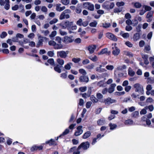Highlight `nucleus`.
Wrapping results in <instances>:
<instances>
[{
	"mask_svg": "<svg viewBox=\"0 0 154 154\" xmlns=\"http://www.w3.org/2000/svg\"><path fill=\"white\" fill-rule=\"evenodd\" d=\"M133 87L136 92L139 94H143L144 92L143 86L139 83H136L134 85Z\"/></svg>",
	"mask_w": 154,
	"mask_h": 154,
	"instance_id": "nucleus-1",
	"label": "nucleus"
},
{
	"mask_svg": "<svg viewBox=\"0 0 154 154\" xmlns=\"http://www.w3.org/2000/svg\"><path fill=\"white\" fill-rule=\"evenodd\" d=\"M112 45L113 46L112 47V54L115 56H117L120 53V49L116 46V43H115L114 44H113Z\"/></svg>",
	"mask_w": 154,
	"mask_h": 154,
	"instance_id": "nucleus-2",
	"label": "nucleus"
},
{
	"mask_svg": "<svg viewBox=\"0 0 154 154\" xmlns=\"http://www.w3.org/2000/svg\"><path fill=\"white\" fill-rule=\"evenodd\" d=\"M90 143L88 141L83 142L81 143L78 146V149L82 148L84 150L87 149L89 147Z\"/></svg>",
	"mask_w": 154,
	"mask_h": 154,
	"instance_id": "nucleus-3",
	"label": "nucleus"
},
{
	"mask_svg": "<svg viewBox=\"0 0 154 154\" xmlns=\"http://www.w3.org/2000/svg\"><path fill=\"white\" fill-rule=\"evenodd\" d=\"M77 29V26L76 25L73 26V22H68V30L69 33H73L74 32L71 31L70 29L72 30H75Z\"/></svg>",
	"mask_w": 154,
	"mask_h": 154,
	"instance_id": "nucleus-4",
	"label": "nucleus"
},
{
	"mask_svg": "<svg viewBox=\"0 0 154 154\" xmlns=\"http://www.w3.org/2000/svg\"><path fill=\"white\" fill-rule=\"evenodd\" d=\"M83 6L84 8H87L88 10L91 11H93L94 10V5L89 2H86L84 3Z\"/></svg>",
	"mask_w": 154,
	"mask_h": 154,
	"instance_id": "nucleus-5",
	"label": "nucleus"
},
{
	"mask_svg": "<svg viewBox=\"0 0 154 154\" xmlns=\"http://www.w3.org/2000/svg\"><path fill=\"white\" fill-rule=\"evenodd\" d=\"M116 100L112 99L111 98H108L105 99L104 101V103L106 105H109L110 104L116 103Z\"/></svg>",
	"mask_w": 154,
	"mask_h": 154,
	"instance_id": "nucleus-6",
	"label": "nucleus"
},
{
	"mask_svg": "<svg viewBox=\"0 0 154 154\" xmlns=\"http://www.w3.org/2000/svg\"><path fill=\"white\" fill-rule=\"evenodd\" d=\"M106 36L109 39L115 42H116L117 40V39L116 37L111 33L108 32L106 33Z\"/></svg>",
	"mask_w": 154,
	"mask_h": 154,
	"instance_id": "nucleus-7",
	"label": "nucleus"
},
{
	"mask_svg": "<svg viewBox=\"0 0 154 154\" xmlns=\"http://www.w3.org/2000/svg\"><path fill=\"white\" fill-rule=\"evenodd\" d=\"M82 126H79L77 128V131L75 132L74 135L76 136H78L81 135L83 133V131L82 130Z\"/></svg>",
	"mask_w": 154,
	"mask_h": 154,
	"instance_id": "nucleus-8",
	"label": "nucleus"
},
{
	"mask_svg": "<svg viewBox=\"0 0 154 154\" xmlns=\"http://www.w3.org/2000/svg\"><path fill=\"white\" fill-rule=\"evenodd\" d=\"M89 80V78L86 75H81L79 78V81L81 82L87 83Z\"/></svg>",
	"mask_w": 154,
	"mask_h": 154,
	"instance_id": "nucleus-9",
	"label": "nucleus"
},
{
	"mask_svg": "<svg viewBox=\"0 0 154 154\" xmlns=\"http://www.w3.org/2000/svg\"><path fill=\"white\" fill-rule=\"evenodd\" d=\"M97 46L95 45H89L88 47V50L89 51L90 54H93Z\"/></svg>",
	"mask_w": 154,
	"mask_h": 154,
	"instance_id": "nucleus-10",
	"label": "nucleus"
},
{
	"mask_svg": "<svg viewBox=\"0 0 154 154\" xmlns=\"http://www.w3.org/2000/svg\"><path fill=\"white\" fill-rule=\"evenodd\" d=\"M65 18H67V10H66L64 11L60 15V19L63 20Z\"/></svg>",
	"mask_w": 154,
	"mask_h": 154,
	"instance_id": "nucleus-11",
	"label": "nucleus"
},
{
	"mask_svg": "<svg viewBox=\"0 0 154 154\" xmlns=\"http://www.w3.org/2000/svg\"><path fill=\"white\" fill-rule=\"evenodd\" d=\"M140 38V34L139 33H136L134 34L133 36V40L134 42L139 40Z\"/></svg>",
	"mask_w": 154,
	"mask_h": 154,
	"instance_id": "nucleus-12",
	"label": "nucleus"
},
{
	"mask_svg": "<svg viewBox=\"0 0 154 154\" xmlns=\"http://www.w3.org/2000/svg\"><path fill=\"white\" fill-rule=\"evenodd\" d=\"M57 56L62 58H65L66 56V53L64 51H61L57 52Z\"/></svg>",
	"mask_w": 154,
	"mask_h": 154,
	"instance_id": "nucleus-13",
	"label": "nucleus"
},
{
	"mask_svg": "<svg viewBox=\"0 0 154 154\" xmlns=\"http://www.w3.org/2000/svg\"><path fill=\"white\" fill-rule=\"evenodd\" d=\"M88 58L94 62H96L98 60L97 57L96 55H94L89 56Z\"/></svg>",
	"mask_w": 154,
	"mask_h": 154,
	"instance_id": "nucleus-14",
	"label": "nucleus"
},
{
	"mask_svg": "<svg viewBox=\"0 0 154 154\" xmlns=\"http://www.w3.org/2000/svg\"><path fill=\"white\" fill-rule=\"evenodd\" d=\"M60 4H57L56 5L57 11H61L65 9L66 8L65 6L60 7Z\"/></svg>",
	"mask_w": 154,
	"mask_h": 154,
	"instance_id": "nucleus-15",
	"label": "nucleus"
},
{
	"mask_svg": "<svg viewBox=\"0 0 154 154\" xmlns=\"http://www.w3.org/2000/svg\"><path fill=\"white\" fill-rule=\"evenodd\" d=\"M97 85L100 87H105L106 86V83L104 80H101L97 83Z\"/></svg>",
	"mask_w": 154,
	"mask_h": 154,
	"instance_id": "nucleus-16",
	"label": "nucleus"
},
{
	"mask_svg": "<svg viewBox=\"0 0 154 154\" xmlns=\"http://www.w3.org/2000/svg\"><path fill=\"white\" fill-rule=\"evenodd\" d=\"M120 35L125 38H127L129 37L130 35L128 33H124L122 31H121L120 32Z\"/></svg>",
	"mask_w": 154,
	"mask_h": 154,
	"instance_id": "nucleus-17",
	"label": "nucleus"
},
{
	"mask_svg": "<svg viewBox=\"0 0 154 154\" xmlns=\"http://www.w3.org/2000/svg\"><path fill=\"white\" fill-rule=\"evenodd\" d=\"M108 49L106 48L102 49L101 51L98 52V54L99 55L105 54L107 53Z\"/></svg>",
	"mask_w": 154,
	"mask_h": 154,
	"instance_id": "nucleus-18",
	"label": "nucleus"
},
{
	"mask_svg": "<svg viewBox=\"0 0 154 154\" xmlns=\"http://www.w3.org/2000/svg\"><path fill=\"white\" fill-rule=\"evenodd\" d=\"M134 123L133 121L131 119H128L125 121L124 124L127 125H132Z\"/></svg>",
	"mask_w": 154,
	"mask_h": 154,
	"instance_id": "nucleus-19",
	"label": "nucleus"
},
{
	"mask_svg": "<svg viewBox=\"0 0 154 154\" xmlns=\"http://www.w3.org/2000/svg\"><path fill=\"white\" fill-rule=\"evenodd\" d=\"M105 120L104 118L100 119L97 121V124L99 125H102L105 123Z\"/></svg>",
	"mask_w": 154,
	"mask_h": 154,
	"instance_id": "nucleus-20",
	"label": "nucleus"
},
{
	"mask_svg": "<svg viewBox=\"0 0 154 154\" xmlns=\"http://www.w3.org/2000/svg\"><path fill=\"white\" fill-rule=\"evenodd\" d=\"M128 75L131 76H133L135 74V72L133 71L131 68L129 67L128 70Z\"/></svg>",
	"mask_w": 154,
	"mask_h": 154,
	"instance_id": "nucleus-21",
	"label": "nucleus"
},
{
	"mask_svg": "<svg viewBox=\"0 0 154 154\" xmlns=\"http://www.w3.org/2000/svg\"><path fill=\"white\" fill-rule=\"evenodd\" d=\"M46 144H49V145L51 146L53 145H56V144L55 143L54 140L51 139L45 142Z\"/></svg>",
	"mask_w": 154,
	"mask_h": 154,
	"instance_id": "nucleus-22",
	"label": "nucleus"
},
{
	"mask_svg": "<svg viewBox=\"0 0 154 154\" xmlns=\"http://www.w3.org/2000/svg\"><path fill=\"white\" fill-rule=\"evenodd\" d=\"M91 134V133L90 131H87L83 134L82 137L83 139H86L89 137Z\"/></svg>",
	"mask_w": 154,
	"mask_h": 154,
	"instance_id": "nucleus-23",
	"label": "nucleus"
},
{
	"mask_svg": "<svg viewBox=\"0 0 154 154\" xmlns=\"http://www.w3.org/2000/svg\"><path fill=\"white\" fill-rule=\"evenodd\" d=\"M90 99L94 103H97L98 101V100L94 95L91 96Z\"/></svg>",
	"mask_w": 154,
	"mask_h": 154,
	"instance_id": "nucleus-24",
	"label": "nucleus"
},
{
	"mask_svg": "<svg viewBox=\"0 0 154 154\" xmlns=\"http://www.w3.org/2000/svg\"><path fill=\"white\" fill-rule=\"evenodd\" d=\"M102 7L104 9L108 10H109V5L107 4L106 2L104 3L102 5Z\"/></svg>",
	"mask_w": 154,
	"mask_h": 154,
	"instance_id": "nucleus-25",
	"label": "nucleus"
},
{
	"mask_svg": "<svg viewBox=\"0 0 154 154\" xmlns=\"http://www.w3.org/2000/svg\"><path fill=\"white\" fill-rule=\"evenodd\" d=\"M5 3H6V4L5 6V9L8 10L10 8L9 0H6V1H5Z\"/></svg>",
	"mask_w": 154,
	"mask_h": 154,
	"instance_id": "nucleus-26",
	"label": "nucleus"
},
{
	"mask_svg": "<svg viewBox=\"0 0 154 154\" xmlns=\"http://www.w3.org/2000/svg\"><path fill=\"white\" fill-rule=\"evenodd\" d=\"M126 68V65H124L122 66H118L117 68V70L119 71H122L123 69H125Z\"/></svg>",
	"mask_w": 154,
	"mask_h": 154,
	"instance_id": "nucleus-27",
	"label": "nucleus"
},
{
	"mask_svg": "<svg viewBox=\"0 0 154 154\" xmlns=\"http://www.w3.org/2000/svg\"><path fill=\"white\" fill-rule=\"evenodd\" d=\"M62 45L60 43L59 44H57L56 43L54 46V48L55 49H60L62 48Z\"/></svg>",
	"mask_w": 154,
	"mask_h": 154,
	"instance_id": "nucleus-28",
	"label": "nucleus"
},
{
	"mask_svg": "<svg viewBox=\"0 0 154 154\" xmlns=\"http://www.w3.org/2000/svg\"><path fill=\"white\" fill-rule=\"evenodd\" d=\"M54 69L55 71L58 72V73H60L61 72L60 67L58 65H57L54 67Z\"/></svg>",
	"mask_w": 154,
	"mask_h": 154,
	"instance_id": "nucleus-29",
	"label": "nucleus"
},
{
	"mask_svg": "<svg viewBox=\"0 0 154 154\" xmlns=\"http://www.w3.org/2000/svg\"><path fill=\"white\" fill-rule=\"evenodd\" d=\"M67 134V129H66L65 131L61 134L59 137H57V140L60 137H63Z\"/></svg>",
	"mask_w": 154,
	"mask_h": 154,
	"instance_id": "nucleus-30",
	"label": "nucleus"
},
{
	"mask_svg": "<svg viewBox=\"0 0 154 154\" xmlns=\"http://www.w3.org/2000/svg\"><path fill=\"white\" fill-rule=\"evenodd\" d=\"M96 70L97 72L100 73L104 72L106 71L105 69L99 67H97L96 69Z\"/></svg>",
	"mask_w": 154,
	"mask_h": 154,
	"instance_id": "nucleus-31",
	"label": "nucleus"
},
{
	"mask_svg": "<svg viewBox=\"0 0 154 154\" xmlns=\"http://www.w3.org/2000/svg\"><path fill=\"white\" fill-rule=\"evenodd\" d=\"M109 126L110 127V129L111 130H113L117 127V125L114 124L109 123Z\"/></svg>",
	"mask_w": 154,
	"mask_h": 154,
	"instance_id": "nucleus-32",
	"label": "nucleus"
},
{
	"mask_svg": "<svg viewBox=\"0 0 154 154\" xmlns=\"http://www.w3.org/2000/svg\"><path fill=\"white\" fill-rule=\"evenodd\" d=\"M124 54L130 57L133 56V54L131 52L128 51H124Z\"/></svg>",
	"mask_w": 154,
	"mask_h": 154,
	"instance_id": "nucleus-33",
	"label": "nucleus"
},
{
	"mask_svg": "<svg viewBox=\"0 0 154 154\" xmlns=\"http://www.w3.org/2000/svg\"><path fill=\"white\" fill-rule=\"evenodd\" d=\"M139 115V113L137 111H135L132 113V117L135 118H137L138 116Z\"/></svg>",
	"mask_w": 154,
	"mask_h": 154,
	"instance_id": "nucleus-34",
	"label": "nucleus"
},
{
	"mask_svg": "<svg viewBox=\"0 0 154 154\" xmlns=\"http://www.w3.org/2000/svg\"><path fill=\"white\" fill-rule=\"evenodd\" d=\"M79 71V73L82 74V75H86L87 74V72L86 71L83 69H80Z\"/></svg>",
	"mask_w": 154,
	"mask_h": 154,
	"instance_id": "nucleus-35",
	"label": "nucleus"
},
{
	"mask_svg": "<svg viewBox=\"0 0 154 154\" xmlns=\"http://www.w3.org/2000/svg\"><path fill=\"white\" fill-rule=\"evenodd\" d=\"M97 24V22L96 20H94L93 22L90 23L89 26L91 27H96Z\"/></svg>",
	"mask_w": 154,
	"mask_h": 154,
	"instance_id": "nucleus-36",
	"label": "nucleus"
},
{
	"mask_svg": "<svg viewBox=\"0 0 154 154\" xmlns=\"http://www.w3.org/2000/svg\"><path fill=\"white\" fill-rule=\"evenodd\" d=\"M48 63L50 64V65L52 66H54V59L53 58H50L49 59L48 61Z\"/></svg>",
	"mask_w": 154,
	"mask_h": 154,
	"instance_id": "nucleus-37",
	"label": "nucleus"
},
{
	"mask_svg": "<svg viewBox=\"0 0 154 154\" xmlns=\"http://www.w3.org/2000/svg\"><path fill=\"white\" fill-rule=\"evenodd\" d=\"M57 63L60 65H63L64 63V60L58 58L57 59Z\"/></svg>",
	"mask_w": 154,
	"mask_h": 154,
	"instance_id": "nucleus-38",
	"label": "nucleus"
},
{
	"mask_svg": "<svg viewBox=\"0 0 154 154\" xmlns=\"http://www.w3.org/2000/svg\"><path fill=\"white\" fill-rule=\"evenodd\" d=\"M153 11H150L148 12L146 16V18H151L153 14Z\"/></svg>",
	"mask_w": 154,
	"mask_h": 154,
	"instance_id": "nucleus-39",
	"label": "nucleus"
},
{
	"mask_svg": "<svg viewBox=\"0 0 154 154\" xmlns=\"http://www.w3.org/2000/svg\"><path fill=\"white\" fill-rule=\"evenodd\" d=\"M145 108L147 109H148L150 111H152L154 109L153 106L152 105H150L148 106H146L145 107Z\"/></svg>",
	"mask_w": 154,
	"mask_h": 154,
	"instance_id": "nucleus-40",
	"label": "nucleus"
},
{
	"mask_svg": "<svg viewBox=\"0 0 154 154\" xmlns=\"http://www.w3.org/2000/svg\"><path fill=\"white\" fill-rule=\"evenodd\" d=\"M134 5L136 8H139L141 7V5L139 2H136L134 4Z\"/></svg>",
	"mask_w": 154,
	"mask_h": 154,
	"instance_id": "nucleus-41",
	"label": "nucleus"
},
{
	"mask_svg": "<svg viewBox=\"0 0 154 154\" xmlns=\"http://www.w3.org/2000/svg\"><path fill=\"white\" fill-rule=\"evenodd\" d=\"M74 38L72 36L68 37V42H72L74 41Z\"/></svg>",
	"mask_w": 154,
	"mask_h": 154,
	"instance_id": "nucleus-42",
	"label": "nucleus"
},
{
	"mask_svg": "<svg viewBox=\"0 0 154 154\" xmlns=\"http://www.w3.org/2000/svg\"><path fill=\"white\" fill-rule=\"evenodd\" d=\"M82 19L80 18L77 21L76 24L79 26H81L82 25Z\"/></svg>",
	"mask_w": 154,
	"mask_h": 154,
	"instance_id": "nucleus-43",
	"label": "nucleus"
},
{
	"mask_svg": "<svg viewBox=\"0 0 154 154\" xmlns=\"http://www.w3.org/2000/svg\"><path fill=\"white\" fill-rule=\"evenodd\" d=\"M106 68L107 70H112L114 69V66L112 65H107Z\"/></svg>",
	"mask_w": 154,
	"mask_h": 154,
	"instance_id": "nucleus-44",
	"label": "nucleus"
},
{
	"mask_svg": "<svg viewBox=\"0 0 154 154\" xmlns=\"http://www.w3.org/2000/svg\"><path fill=\"white\" fill-rule=\"evenodd\" d=\"M58 20L56 18H54L50 21L49 23L50 24H53L57 22Z\"/></svg>",
	"mask_w": 154,
	"mask_h": 154,
	"instance_id": "nucleus-45",
	"label": "nucleus"
},
{
	"mask_svg": "<svg viewBox=\"0 0 154 154\" xmlns=\"http://www.w3.org/2000/svg\"><path fill=\"white\" fill-rule=\"evenodd\" d=\"M87 89V87L86 86L81 87L79 88V90L82 92H84Z\"/></svg>",
	"mask_w": 154,
	"mask_h": 154,
	"instance_id": "nucleus-46",
	"label": "nucleus"
},
{
	"mask_svg": "<svg viewBox=\"0 0 154 154\" xmlns=\"http://www.w3.org/2000/svg\"><path fill=\"white\" fill-rule=\"evenodd\" d=\"M125 3L123 2H118L116 3V5L118 7H120L124 5Z\"/></svg>",
	"mask_w": 154,
	"mask_h": 154,
	"instance_id": "nucleus-47",
	"label": "nucleus"
},
{
	"mask_svg": "<svg viewBox=\"0 0 154 154\" xmlns=\"http://www.w3.org/2000/svg\"><path fill=\"white\" fill-rule=\"evenodd\" d=\"M146 122V124L148 125H150V127L153 128L154 127V125H150L151 122L150 120H149V119H147Z\"/></svg>",
	"mask_w": 154,
	"mask_h": 154,
	"instance_id": "nucleus-48",
	"label": "nucleus"
},
{
	"mask_svg": "<svg viewBox=\"0 0 154 154\" xmlns=\"http://www.w3.org/2000/svg\"><path fill=\"white\" fill-rule=\"evenodd\" d=\"M111 26L110 24L108 23H105L103 24V26L104 28H107L110 27Z\"/></svg>",
	"mask_w": 154,
	"mask_h": 154,
	"instance_id": "nucleus-49",
	"label": "nucleus"
},
{
	"mask_svg": "<svg viewBox=\"0 0 154 154\" xmlns=\"http://www.w3.org/2000/svg\"><path fill=\"white\" fill-rule=\"evenodd\" d=\"M132 29V27L129 25L125 27V30L128 31H130Z\"/></svg>",
	"mask_w": 154,
	"mask_h": 154,
	"instance_id": "nucleus-50",
	"label": "nucleus"
},
{
	"mask_svg": "<svg viewBox=\"0 0 154 154\" xmlns=\"http://www.w3.org/2000/svg\"><path fill=\"white\" fill-rule=\"evenodd\" d=\"M7 35V33L5 32H2V34L0 35V37L1 38H5Z\"/></svg>",
	"mask_w": 154,
	"mask_h": 154,
	"instance_id": "nucleus-51",
	"label": "nucleus"
},
{
	"mask_svg": "<svg viewBox=\"0 0 154 154\" xmlns=\"http://www.w3.org/2000/svg\"><path fill=\"white\" fill-rule=\"evenodd\" d=\"M48 55L50 57H52L54 55V51H49L47 53Z\"/></svg>",
	"mask_w": 154,
	"mask_h": 154,
	"instance_id": "nucleus-52",
	"label": "nucleus"
},
{
	"mask_svg": "<svg viewBox=\"0 0 154 154\" xmlns=\"http://www.w3.org/2000/svg\"><path fill=\"white\" fill-rule=\"evenodd\" d=\"M76 149H77L76 147H73L70 148L69 151V152L70 153L72 152L73 153L74 152H75Z\"/></svg>",
	"mask_w": 154,
	"mask_h": 154,
	"instance_id": "nucleus-53",
	"label": "nucleus"
},
{
	"mask_svg": "<svg viewBox=\"0 0 154 154\" xmlns=\"http://www.w3.org/2000/svg\"><path fill=\"white\" fill-rule=\"evenodd\" d=\"M150 47L149 45H146L145 46L144 51H149L150 50Z\"/></svg>",
	"mask_w": 154,
	"mask_h": 154,
	"instance_id": "nucleus-54",
	"label": "nucleus"
},
{
	"mask_svg": "<svg viewBox=\"0 0 154 154\" xmlns=\"http://www.w3.org/2000/svg\"><path fill=\"white\" fill-rule=\"evenodd\" d=\"M141 28V25L140 24H139L136 27V30L137 32H139L140 31V29Z\"/></svg>",
	"mask_w": 154,
	"mask_h": 154,
	"instance_id": "nucleus-55",
	"label": "nucleus"
},
{
	"mask_svg": "<svg viewBox=\"0 0 154 154\" xmlns=\"http://www.w3.org/2000/svg\"><path fill=\"white\" fill-rule=\"evenodd\" d=\"M80 59L79 58H73L72 61L75 63H78L80 61Z\"/></svg>",
	"mask_w": 154,
	"mask_h": 154,
	"instance_id": "nucleus-56",
	"label": "nucleus"
},
{
	"mask_svg": "<svg viewBox=\"0 0 154 154\" xmlns=\"http://www.w3.org/2000/svg\"><path fill=\"white\" fill-rule=\"evenodd\" d=\"M42 40L41 39L39 40L37 44L36 47H39V46L42 45Z\"/></svg>",
	"mask_w": 154,
	"mask_h": 154,
	"instance_id": "nucleus-57",
	"label": "nucleus"
},
{
	"mask_svg": "<svg viewBox=\"0 0 154 154\" xmlns=\"http://www.w3.org/2000/svg\"><path fill=\"white\" fill-rule=\"evenodd\" d=\"M145 44V42L143 40H141L139 42V45L140 47H143Z\"/></svg>",
	"mask_w": 154,
	"mask_h": 154,
	"instance_id": "nucleus-58",
	"label": "nucleus"
},
{
	"mask_svg": "<svg viewBox=\"0 0 154 154\" xmlns=\"http://www.w3.org/2000/svg\"><path fill=\"white\" fill-rule=\"evenodd\" d=\"M144 8L146 11H150L152 9V8L150 7L147 5L144 6Z\"/></svg>",
	"mask_w": 154,
	"mask_h": 154,
	"instance_id": "nucleus-59",
	"label": "nucleus"
},
{
	"mask_svg": "<svg viewBox=\"0 0 154 154\" xmlns=\"http://www.w3.org/2000/svg\"><path fill=\"white\" fill-rule=\"evenodd\" d=\"M96 97L97 99H101L103 97V95L101 94L100 93H97V94Z\"/></svg>",
	"mask_w": 154,
	"mask_h": 154,
	"instance_id": "nucleus-60",
	"label": "nucleus"
},
{
	"mask_svg": "<svg viewBox=\"0 0 154 154\" xmlns=\"http://www.w3.org/2000/svg\"><path fill=\"white\" fill-rule=\"evenodd\" d=\"M94 67V65L93 63H92L88 65L87 67V68L88 69H93Z\"/></svg>",
	"mask_w": 154,
	"mask_h": 154,
	"instance_id": "nucleus-61",
	"label": "nucleus"
},
{
	"mask_svg": "<svg viewBox=\"0 0 154 154\" xmlns=\"http://www.w3.org/2000/svg\"><path fill=\"white\" fill-rule=\"evenodd\" d=\"M146 109H145V108L144 109H142L140 112V114L141 115H144L146 114Z\"/></svg>",
	"mask_w": 154,
	"mask_h": 154,
	"instance_id": "nucleus-62",
	"label": "nucleus"
},
{
	"mask_svg": "<svg viewBox=\"0 0 154 154\" xmlns=\"http://www.w3.org/2000/svg\"><path fill=\"white\" fill-rule=\"evenodd\" d=\"M75 11L77 13H80L82 11L81 8L80 7H77Z\"/></svg>",
	"mask_w": 154,
	"mask_h": 154,
	"instance_id": "nucleus-63",
	"label": "nucleus"
},
{
	"mask_svg": "<svg viewBox=\"0 0 154 154\" xmlns=\"http://www.w3.org/2000/svg\"><path fill=\"white\" fill-rule=\"evenodd\" d=\"M126 45L129 47H131L133 46V44L129 41H127L125 42Z\"/></svg>",
	"mask_w": 154,
	"mask_h": 154,
	"instance_id": "nucleus-64",
	"label": "nucleus"
}]
</instances>
